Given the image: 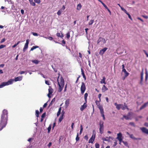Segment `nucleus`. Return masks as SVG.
I'll list each match as a JSON object with an SVG mask.
<instances>
[{"label":"nucleus","instance_id":"f257e3e1","mask_svg":"<svg viewBox=\"0 0 148 148\" xmlns=\"http://www.w3.org/2000/svg\"><path fill=\"white\" fill-rule=\"evenodd\" d=\"M8 112L7 110L4 109L2 112L0 121V131L5 127L8 120Z\"/></svg>","mask_w":148,"mask_h":148},{"label":"nucleus","instance_id":"f03ea898","mask_svg":"<svg viewBox=\"0 0 148 148\" xmlns=\"http://www.w3.org/2000/svg\"><path fill=\"white\" fill-rule=\"evenodd\" d=\"M60 75H59L57 79V82L59 86L58 92H60L62 90L64 85V80L61 76L59 79Z\"/></svg>","mask_w":148,"mask_h":148},{"label":"nucleus","instance_id":"7ed1b4c3","mask_svg":"<svg viewBox=\"0 0 148 148\" xmlns=\"http://www.w3.org/2000/svg\"><path fill=\"white\" fill-rule=\"evenodd\" d=\"M13 81L14 80L12 79H10L7 82H4L1 83L0 85V88H2L5 86L12 84Z\"/></svg>","mask_w":148,"mask_h":148},{"label":"nucleus","instance_id":"20e7f679","mask_svg":"<svg viewBox=\"0 0 148 148\" xmlns=\"http://www.w3.org/2000/svg\"><path fill=\"white\" fill-rule=\"evenodd\" d=\"M99 132L102 134L103 133V122L101 121L99 123Z\"/></svg>","mask_w":148,"mask_h":148},{"label":"nucleus","instance_id":"39448f33","mask_svg":"<svg viewBox=\"0 0 148 148\" xmlns=\"http://www.w3.org/2000/svg\"><path fill=\"white\" fill-rule=\"evenodd\" d=\"M86 89V87L85 86V84L84 82H82V85L81 86L80 90L81 93L83 94Z\"/></svg>","mask_w":148,"mask_h":148},{"label":"nucleus","instance_id":"423d86ee","mask_svg":"<svg viewBox=\"0 0 148 148\" xmlns=\"http://www.w3.org/2000/svg\"><path fill=\"white\" fill-rule=\"evenodd\" d=\"M106 42V41L105 39L101 37H99L97 41V44H99L100 42H101V44H104Z\"/></svg>","mask_w":148,"mask_h":148},{"label":"nucleus","instance_id":"0eeeda50","mask_svg":"<svg viewBox=\"0 0 148 148\" xmlns=\"http://www.w3.org/2000/svg\"><path fill=\"white\" fill-rule=\"evenodd\" d=\"M117 137H116V138L119 141L120 143L119 144H121V143L122 142V134L121 132H119V133L117 134Z\"/></svg>","mask_w":148,"mask_h":148},{"label":"nucleus","instance_id":"6e6552de","mask_svg":"<svg viewBox=\"0 0 148 148\" xmlns=\"http://www.w3.org/2000/svg\"><path fill=\"white\" fill-rule=\"evenodd\" d=\"M99 108L100 110V113L101 114V116L103 117V120H105V117L104 116V111L103 107L101 106H99Z\"/></svg>","mask_w":148,"mask_h":148},{"label":"nucleus","instance_id":"1a4fd4ad","mask_svg":"<svg viewBox=\"0 0 148 148\" xmlns=\"http://www.w3.org/2000/svg\"><path fill=\"white\" fill-rule=\"evenodd\" d=\"M127 134L129 135L130 137L134 140H141V138H135L133 135V134H130L128 132H127Z\"/></svg>","mask_w":148,"mask_h":148},{"label":"nucleus","instance_id":"9d476101","mask_svg":"<svg viewBox=\"0 0 148 148\" xmlns=\"http://www.w3.org/2000/svg\"><path fill=\"white\" fill-rule=\"evenodd\" d=\"M95 134L94 135V134H93L92 136V137H91V138L89 139L88 143H92L93 142V141L94 140L95 138Z\"/></svg>","mask_w":148,"mask_h":148},{"label":"nucleus","instance_id":"9b49d317","mask_svg":"<svg viewBox=\"0 0 148 148\" xmlns=\"http://www.w3.org/2000/svg\"><path fill=\"white\" fill-rule=\"evenodd\" d=\"M140 129L143 133L148 134V130L146 128L144 127H141Z\"/></svg>","mask_w":148,"mask_h":148},{"label":"nucleus","instance_id":"f8f14e48","mask_svg":"<svg viewBox=\"0 0 148 148\" xmlns=\"http://www.w3.org/2000/svg\"><path fill=\"white\" fill-rule=\"evenodd\" d=\"M107 49L108 48L107 47H105L103 48V49H102L100 51L99 54L101 55H103V54L105 52Z\"/></svg>","mask_w":148,"mask_h":148},{"label":"nucleus","instance_id":"ddd939ff","mask_svg":"<svg viewBox=\"0 0 148 148\" xmlns=\"http://www.w3.org/2000/svg\"><path fill=\"white\" fill-rule=\"evenodd\" d=\"M114 105L116 106V108L117 110H119L121 108L122 106V104H118L116 103H114Z\"/></svg>","mask_w":148,"mask_h":148},{"label":"nucleus","instance_id":"4468645a","mask_svg":"<svg viewBox=\"0 0 148 148\" xmlns=\"http://www.w3.org/2000/svg\"><path fill=\"white\" fill-rule=\"evenodd\" d=\"M123 116L126 120L129 119L130 118V113L129 112L127 115H123Z\"/></svg>","mask_w":148,"mask_h":148},{"label":"nucleus","instance_id":"2eb2a0df","mask_svg":"<svg viewBox=\"0 0 148 148\" xmlns=\"http://www.w3.org/2000/svg\"><path fill=\"white\" fill-rule=\"evenodd\" d=\"M87 106V105L86 104V102H85L83 104V105L81 106L80 110L81 111H82L84 109H85Z\"/></svg>","mask_w":148,"mask_h":148},{"label":"nucleus","instance_id":"dca6fc26","mask_svg":"<svg viewBox=\"0 0 148 148\" xmlns=\"http://www.w3.org/2000/svg\"><path fill=\"white\" fill-rule=\"evenodd\" d=\"M124 106H123L122 104L121 109L123 110H125V109H127V110H129V108H128L126 103H124Z\"/></svg>","mask_w":148,"mask_h":148},{"label":"nucleus","instance_id":"f3484780","mask_svg":"<svg viewBox=\"0 0 148 148\" xmlns=\"http://www.w3.org/2000/svg\"><path fill=\"white\" fill-rule=\"evenodd\" d=\"M143 72H142L141 73V77H140V84L141 85L143 84Z\"/></svg>","mask_w":148,"mask_h":148},{"label":"nucleus","instance_id":"a211bd4d","mask_svg":"<svg viewBox=\"0 0 148 148\" xmlns=\"http://www.w3.org/2000/svg\"><path fill=\"white\" fill-rule=\"evenodd\" d=\"M22 77H21L19 76L17 77H15L14 78V80L13 79L14 81V80L15 82L19 81H21L22 80Z\"/></svg>","mask_w":148,"mask_h":148},{"label":"nucleus","instance_id":"6ab92c4d","mask_svg":"<svg viewBox=\"0 0 148 148\" xmlns=\"http://www.w3.org/2000/svg\"><path fill=\"white\" fill-rule=\"evenodd\" d=\"M70 99H67L65 102V106L66 108H67L69 106V103Z\"/></svg>","mask_w":148,"mask_h":148},{"label":"nucleus","instance_id":"aec40b11","mask_svg":"<svg viewBox=\"0 0 148 148\" xmlns=\"http://www.w3.org/2000/svg\"><path fill=\"white\" fill-rule=\"evenodd\" d=\"M108 88L105 85H103L102 88V91L103 92H104L108 90Z\"/></svg>","mask_w":148,"mask_h":148},{"label":"nucleus","instance_id":"412c9836","mask_svg":"<svg viewBox=\"0 0 148 148\" xmlns=\"http://www.w3.org/2000/svg\"><path fill=\"white\" fill-rule=\"evenodd\" d=\"M147 105H148L147 102L145 103L143 105H142L140 108V110L145 108Z\"/></svg>","mask_w":148,"mask_h":148},{"label":"nucleus","instance_id":"4be33fe9","mask_svg":"<svg viewBox=\"0 0 148 148\" xmlns=\"http://www.w3.org/2000/svg\"><path fill=\"white\" fill-rule=\"evenodd\" d=\"M147 105H148L147 102L145 103L143 105H142L140 108V110L145 108Z\"/></svg>","mask_w":148,"mask_h":148},{"label":"nucleus","instance_id":"5701e85b","mask_svg":"<svg viewBox=\"0 0 148 148\" xmlns=\"http://www.w3.org/2000/svg\"><path fill=\"white\" fill-rule=\"evenodd\" d=\"M122 71L125 73V77H127L129 75V73L125 69L122 70Z\"/></svg>","mask_w":148,"mask_h":148},{"label":"nucleus","instance_id":"b1692460","mask_svg":"<svg viewBox=\"0 0 148 148\" xmlns=\"http://www.w3.org/2000/svg\"><path fill=\"white\" fill-rule=\"evenodd\" d=\"M123 12L128 15L129 18L131 20H132V18L131 17V16H130V14L128 13L126 10H124V11Z\"/></svg>","mask_w":148,"mask_h":148},{"label":"nucleus","instance_id":"393cba45","mask_svg":"<svg viewBox=\"0 0 148 148\" xmlns=\"http://www.w3.org/2000/svg\"><path fill=\"white\" fill-rule=\"evenodd\" d=\"M30 3L32 5L34 6L36 5L35 3L33 1V0H28Z\"/></svg>","mask_w":148,"mask_h":148},{"label":"nucleus","instance_id":"a878e982","mask_svg":"<svg viewBox=\"0 0 148 148\" xmlns=\"http://www.w3.org/2000/svg\"><path fill=\"white\" fill-rule=\"evenodd\" d=\"M82 7V6L81 4L80 3H79L78 4L77 6V10H80Z\"/></svg>","mask_w":148,"mask_h":148},{"label":"nucleus","instance_id":"bb28decb","mask_svg":"<svg viewBox=\"0 0 148 148\" xmlns=\"http://www.w3.org/2000/svg\"><path fill=\"white\" fill-rule=\"evenodd\" d=\"M28 44H25L24 47L23 49V51L25 52V51L26 49H27L28 47Z\"/></svg>","mask_w":148,"mask_h":148},{"label":"nucleus","instance_id":"cd10ccee","mask_svg":"<svg viewBox=\"0 0 148 148\" xmlns=\"http://www.w3.org/2000/svg\"><path fill=\"white\" fill-rule=\"evenodd\" d=\"M106 78L105 77H103L102 79L100 81V83L101 84L104 83V84H106V82H105Z\"/></svg>","mask_w":148,"mask_h":148},{"label":"nucleus","instance_id":"c85d7f7f","mask_svg":"<svg viewBox=\"0 0 148 148\" xmlns=\"http://www.w3.org/2000/svg\"><path fill=\"white\" fill-rule=\"evenodd\" d=\"M82 74L83 76V78L85 79H86V77L85 75V74L84 73V70L82 69H81Z\"/></svg>","mask_w":148,"mask_h":148},{"label":"nucleus","instance_id":"c756f323","mask_svg":"<svg viewBox=\"0 0 148 148\" xmlns=\"http://www.w3.org/2000/svg\"><path fill=\"white\" fill-rule=\"evenodd\" d=\"M49 87L48 89L49 92L51 94L53 92V90L51 87L49 86Z\"/></svg>","mask_w":148,"mask_h":148},{"label":"nucleus","instance_id":"7c9ffc66","mask_svg":"<svg viewBox=\"0 0 148 148\" xmlns=\"http://www.w3.org/2000/svg\"><path fill=\"white\" fill-rule=\"evenodd\" d=\"M55 101V98H53L52 99V100L51 102L49 104V107H50V106H51L52 105V104H53V103Z\"/></svg>","mask_w":148,"mask_h":148},{"label":"nucleus","instance_id":"2f4dec72","mask_svg":"<svg viewBox=\"0 0 148 148\" xmlns=\"http://www.w3.org/2000/svg\"><path fill=\"white\" fill-rule=\"evenodd\" d=\"M88 96V94L87 93H86L84 94V99L85 102H87V99Z\"/></svg>","mask_w":148,"mask_h":148},{"label":"nucleus","instance_id":"473e14b6","mask_svg":"<svg viewBox=\"0 0 148 148\" xmlns=\"http://www.w3.org/2000/svg\"><path fill=\"white\" fill-rule=\"evenodd\" d=\"M32 62L36 64H38L39 62V61L37 60H32Z\"/></svg>","mask_w":148,"mask_h":148},{"label":"nucleus","instance_id":"72a5a7b5","mask_svg":"<svg viewBox=\"0 0 148 148\" xmlns=\"http://www.w3.org/2000/svg\"><path fill=\"white\" fill-rule=\"evenodd\" d=\"M39 47L37 46H33L30 49V51H32L34 49H36V48H38Z\"/></svg>","mask_w":148,"mask_h":148},{"label":"nucleus","instance_id":"f704fd0d","mask_svg":"<svg viewBox=\"0 0 148 148\" xmlns=\"http://www.w3.org/2000/svg\"><path fill=\"white\" fill-rule=\"evenodd\" d=\"M63 119V116L60 115V118L59 119L58 122L59 123H60L62 121Z\"/></svg>","mask_w":148,"mask_h":148},{"label":"nucleus","instance_id":"c9c22d12","mask_svg":"<svg viewBox=\"0 0 148 148\" xmlns=\"http://www.w3.org/2000/svg\"><path fill=\"white\" fill-rule=\"evenodd\" d=\"M70 32H69L66 34V37L67 38L69 39L70 37Z\"/></svg>","mask_w":148,"mask_h":148},{"label":"nucleus","instance_id":"e433bc0d","mask_svg":"<svg viewBox=\"0 0 148 148\" xmlns=\"http://www.w3.org/2000/svg\"><path fill=\"white\" fill-rule=\"evenodd\" d=\"M20 41H18L14 45L12 46V47L14 48L16 47L20 42Z\"/></svg>","mask_w":148,"mask_h":148},{"label":"nucleus","instance_id":"4c0bfd02","mask_svg":"<svg viewBox=\"0 0 148 148\" xmlns=\"http://www.w3.org/2000/svg\"><path fill=\"white\" fill-rule=\"evenodd\" d=\"M39 112L38 110H36V116L38 117H39Z\"/></svg>","mask_w":148,"mask_h":148},{"label":"nucleus","instance_id":"58836bf2","mask_svg":"<svg viewBox=\"0 0 148 148\" xmlns=\"http://www.w3.org/2000/svg\"><path fill=\"white\" fill-rule=\"evenodd\" d=\"M76 141H78L79 140V137L78 133H77L76 137Z\"/></svg>","mask_w":148,"mask_h":148},{"label":"nucleus","instance_id":"ea45409f","mask_svg":"<svg viewBox=\"0 0 148 148\" xmlns=\"http://www.w3.org/2000/svg\"><path fill=\"white\" fill-rule=\"evenodd\" d=\"M148 78V73L147 71L145 72V80L147 81Z\"/></svg>","mask_w":148,"mask_h":148},{"label":"nucleus","instance_id":"a19ab883","mask_svg":"<svg viewBox=\"0 0 148 148\" xmlns=\"http://www.w3.org/2000/svg\"><path fill=\"white\" fill-rule=\"evenodd\" d=\"M94 22V20H91L88 23V24L89 25H92Z\"/></svg>","mask_w":148,"mask_h":148},{"label":"nucleus","instance_id":"79ce46f5","mask_svg":"<svg viewBox=\"0 0 148 148\" xmlns=\"http://www.w3.org/2000/svg\"><path fill=\"white\" fill-rule=\"evenodd\" d=\"M51 125H50L49 127H48L47 128V130L48 131V132L49 133L50 131H51Z\"/></svg>","mask_w":148,"mask_h":148},{"label":"nucleus","instance_id":"37998d69","mask_svg":"<svg viewBox=\"0 0 148 148\" xmlns=\"http://www.w3.org/2000/svg\"><path fill=\"white\" fill-rule=\"evenodd\" d=\"M83 127L82 126V125H80V133H79L80 134H82V132L83 131Z\"/></svg>","mask_w":148,"mask_h":148},{"label":"nucleus","instance_id":"c03bdc74","mask_svg":"<svg viewBox=\"0 0 148 148\" xmlns=\"http://www.w3.org/2000/svg\"><path fill=\"white\" fill-rule=\"evenodd\" d=\"M34 1L35 3H36L38 4H39L40 2V0H34Z\"/></svg>","mask_w":148,"mask_h":148},{"label":"nucleus","instance_id":"a18cd8bd","mask_svg":"<svg viewBox=\"0 0 148 148\" xmlns=\"http://www.w3.org/2000/svg\"><path fill=\"white\" fill-rule=\"evenodd\" d=\"M62 10H60L58 11V12H57V14L58 15H61V14L62 13Z\"/></svg>","mask_w":148,"mask_h":148},{"label":"nucleus","instance_id":"49530a36","mask_svg":"<svg viewBox=\"0 0 148 148\" xmlns=\"http://www.w3.org/2000/svg\"><path fill=\"white\" fill-rule=\"evenodd\" d=\"M117 5L120 7L121 10L123 11L125 10V9H124L119 4H118Z\"/></svg>","mask_w":148,"mask_h":148},{"label":"nucleus","instance_id":"de8ad7c7","mask_svg":"<svg viewBox=\"0 0 148 148\" xmlns=\"http://www.w3.org/2000/svg\"><path fill=\"white\" fill-rule=\"evenodd\" d=\"M102 4L103 5V6L107 10L109 9L107 7V6L103 2L102 3Z\"/></svg>","mask_w":148,"mask_h":148},{"label":"nucleus","instance_id":"09e8293b","mask_svg":"<svg viewBox=\"0 0 148 148\" xmlns=\"http://www.w3.org/2000/svg\"><path fill=\"white\" fill-rule=\"evenodd\" d=\"M102 4L103 5V6L107 10L109 9L107 7V6L103 2L102 3Z\"/></svg>","mask_w":148,"mask_h":148},{"label":"nucleus","instance_id":"8fccbe9b","mask_svg":"<svg viewBox=\"0 0 148 148\" xmlns=\"http://www.w3.org/2000/svg\"><path fill=\"white\" fill-rule=\"evenodd\" d=\"M99 145L98 143H96L95 144V147L96 148H99Z\"/></svg>","mask_w":148,"mask_h":148},{"label":"nucleus","instance_id":"3c124183","mask_svg":"<svg viewBox=\"0 0 148 148\" xmlns=\"http://www.w3.org/2000/svg\"><path fill=\"white\" fill-rule=\"evenodd\" d=\"M46 112H45L44 113L41 115V117L42 118H44L45 116H46Z\"/></svg>","mask_w":148,"mask_h":148},{"label":"nucleus","instance_id":"603ef678","mask_svg":"<svg viewBox=\"0 0 148 148\" xmlns=\"http://www.w3.org/2000/svg\"><path fill=\"white\" fill-rule=\"evenodd\" d=\"M129 124L131 126H133L134 127H135V125L134 123L132 122H130L129 123Z\"/></svg>","mask_w":148,"mask_h":148},{"label":"nucleus","instance_id":"864d4df0","mask_svg":"<svg viewBox=\"0 0 148 148\" xmlns=\"http://www.w3.org/2000/svg\"><path fill=\"white\" fill-rule=\"evenodd\" d=\"M45 38H47L51 40H53V37H50V36L48 37H46Z\"/></svg>","mask_w":148,"mask_h":148},{"label":"nucleus","instance_id":"5fc2aeb1","mask_svg":"<svg viewBox=\"0 0 148 148\" xmlns=\"http://www.w3.org/2000/svg\"><path fill=\"white\" fill-rule=\"evenodd\" d=\"M143 51L144 52V53L146 55V57H148V54L147 53L146 51L145 50H143Z\"/></svg>","mask_w":148,"mask_h":148},{"label":"nucleus","instance_id":"6e6d98bb","mask_svg":"<svg viewBox=\"0 0 148 148\" xmlns=\"http://www.w3.org/2000/svg\"><path fill=\"white\" fill-rule=\"evenodd\" d=\"M45 84H47L49 85H50V83H49V81H45Z\"/></svg>","mask_w":148,"mask_h":148},{"label":"nucleus","instance_id":"4d7b16f0","mask_svg":"<svg viewBox=\"0 0 148 148\" xmlns=\"http://www.w3.org/2000/svg\"><path fill=\"white\" fill-rule=\"evenodd\" d=\"M117 144V141H115V142L114 143V144L113 145V147H115L116 146Z\"/></svg>","mask_w":148,"mask_h":148},{"label":"nucleus","instance_id":"13d9d810","mask_svg":"<svg viewBox=\"0 0 148 148\" xmlns=\"http://www.w3.org/2000/svg\"><path fill=\"white\" fill-rule=\"evenodd\" d=\"M32 34L34 36H38V34L37 33L35 32H32Z\"/></svg>","mask_w":148,"mask_h":148},{"label":"nucleus","instance_id":"bf43d9fd","mask_svg":"<svg viewBox=\"0 0 148 148\" xmlns=\"http://www.w3.org/2000/svg\"><path fill=\"white\" fill-rule=\"evenodd\" d=\"M5 47V45H0V49L3 48H4V47Z\"/></svg>","mask_w":148,"mask_h":148},{"label":"nucleus","instance_id":"052dcab7","mask_svg":"<svg viewBox=\"0 0 148 148\" xmlns=\"http://www.w3.org/2000/svg\"><path fill=\"white\" fill-rule=\"evenodd\" d=\"M56 36H57L58 37H61L60 34V33H57L56 34Z\"/></svg>","mask_w":148,"mask_h":148},{"label":"nucleus","instance_id":"680f3d73","mask_svg":"<svg viewBox=\"0 0 148 148\" xmlns=\"http://www.w3.org/2000/svg\"><path fill=\"white\" fill-rule=\"evenodd\" d=\"M122 142L125 145H128V143H127V142L126 141L125 142V141H122Z\"/></svg>","mask_w":148,"mask_h":148},{"label":"nucleus","instance_id":"e2e57ef3","mask_svg":"<svg viewBox=\"0 0 148 148\" xmlns=\"http://www.w3.org/2000/svg\"><path fill=\"white\" fill-rule=\"evenodd\" d=\"M79 58H82V54L81 53H79Z\"/></svg>","mask_w":148,"mask_h":148},{"label":"nucleus","instance_id":"0e129e2a","mask_svg":"<svg viewBox=\"0 0 148 148\" xmlns=\"http://www.w3.org/2000/svg\"><path fill=\"white\" fill-rule=\"evenodd\" d=\"M5 41V38H3L1 41V43H2Z\"/></svg>","mask_w":148,"mask_h":148},{"label":"nucleus","instance_id":"69168bd1","mask_svg":"<svg viewBox=\"0 0 148 148\" xmlns=\"http://www.w3.org/2000/svg\"><path fill=\"white\" fill-rule=\"evenodd\" d=\"M47 105V103H45L43 106V108H45Z\"/></svg>","mask_w":148,"mask_h":148},{"label":"nucleus","instance_id":"338daca9","mask_svg":"<svg viewBox=\"0 0 148 148\" xmlns=\"http://www.w3.org/2000/svg\"><path fill=\"white\" fill-rule=\"evenodd\" d=\"M65 8V6L64 5H63L62 8L60 9L61 10H64Z\"/></svg>","mask_w":148,"mask_h":148},{"label":"nucleus","instance_id":"774afa93","mask_svg":"<svg viewBox=\"0 0 148 148\" xmlns=\"http://www.w3.org/2000/svg\"><path fill=\"white\" fill-rule=\"evenodd\" d=\"M144 125L147 127H148V123L145 122L144 123Z\"/></svg>","mask_w":148,"mask_h":148}]
</instances>
